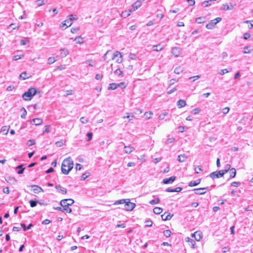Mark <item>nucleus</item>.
<instances>
[{
    "label": "nucleus",
    "mask_w": 253,
    "mask_h": 253,
    "mask_svg": "<svg viewBox=\"0 0 253 253\" xmlns=\"http://www.w3.org/2000/svg\"><path fill=\"white\" fill-rule=\"evenodd\" d=\"M73 161L70 157L64 159L62 163L61 171L64 174H68L73 168Z\"/></svg>",
    "instance_id": "1"
},
{
    "label": "nucleus",
    "mask_w": 253,
    "mask_h": 253,
    "mask_svg": "<svg viewBox=\"0 0 253 253\" xmlns=\"http://www.w3.org/2000/svg\"><path fill=\"white\" fill-rule=\"evenodd\" d=\"M114 73L116 75L120 76L123 74V72L120 69H117V70H115V71L114 72Z\"/></svg>",
    "instance_id": "47"
},
{
    "label": "nucleus",
    "mask_w": 253,
    "mask_h": 253,
    "mask_svg": "<svg viewBox=\"0 0 253 253\" xmlns=\"http://www.w3.org/2000/svg\"><path fill=\"white\" fill-rule=\"evenodd\" d=\"M119 56H120V57L117 59V62H118V63H121L122 61V55L121 52H120L119 51H116L115 53H114L112 55V59L114 60Z\"/></svg>",
    "instance_id": "12"
},
{
    "label": "nucleus",
    "mask_w": 253,
    "mask_h": 253,
    "mask_svg": "<svg viewBox=\"0 0 253 253\" xmlns=\"http://www.w3.org/2000/svg\"><path fill=\"white\" fill-rule=\"evenodd\" d=\"M135 204L130 202V199H127V211H132L135 207Z\"/></svg>",
    "instance_id": "14"
},
{
    "label": "nucleus",
    "mask_w": 253,
    "mask_h": 253,
    "mask_svg": "<svg viewBox=\"0 0 253 253\" xmlns=\"http://www.w3.org/2000/svg\"><path fill=\"white\" fill-rule=\"evenodd\" d=\"M35 144V141L34 140H29L27 143V145L29 146H32Z\"/></svg>",
    "instance_id": "54"
},
{
    "label": "nucleus",
    "mask_w": 253,
    "mask_h": 253,
    "mask_svg": "<svg viewBox=\"0 0 253 253\" xmlns=\"http://www.w3.org/2000/svg\"><path fill=\"white\" fill-rule=\"evenodd\" d=\"M20 79H22L23 80H26L30 78L29 76H27L26 72H22L19 76Z\"/></svg>",
    "instance_id": "29"
},
{
    "label": "nucleus",
    "mask_w": 253,
    "mask_h": 253,
    "mask_svg": "<svg viewBox=\"0 0 253 253\" xmlns=\"http://www.w3.org/2000/svg\"><path fill=\"white\" fill-rule=\"evenodd\" d=\"M168 115V113L167 112H165L164 113H162L161 114V115H160L159 116V119L160 120H163L165 117L167 116Z\"/></svg>",
    "instance_id": "46"
},
{
    "label": "nucleus",
    "mask_w": 253,
    "mask_h": 253,
    "mask_svg": "<svg viewBox=\"0 0 253 253\" xmlns=\"http://www.w3.org/2000/svg\"><path fill=\"white\" fill-rule=\"evenodd\" d=\"M21 110L23 111L22 114L21 115V117L23 119H25L27 114V111L24 107H22Z\"/></svg>",
    "instance_id": "41"
},
{
    "label": "nucleus",
    "mask_w": 253,
    "mask_h": 253,
    "mask_svg": "<svg viewBox=\"0 0 253 253\" xmlns=\"http://www.w3.org/2000/svg\"><path fill=\"white\" fill-rule=\"evenodd\" d=\"M124 203H126V199H122V200L117 201L114 203V205H117L118 204H124Z\"/></svg>",
    "instance_id": "32"
},
{
    "label": "nucleus",
    "mask_w": 253,
    "mask_h": 253,
    "mask_svg": "<svg viewBox=\"0 0 253 253\" xmlns=\"http://www.w3.org/2000/svg\"><path fill=\"white\" fill-rule=\"evenodd\" d=\"M172 216L173 215L169 212H165L161 215V217L163 220H170Z\"/></svg>",
    "instance_id": "13"
},
{
    "label": "nucleus",
    "mask_w": 253,
    "mask_h": 253,
    "mask_svg": "<svg viewBox=\"0 0 253 253\" xmlns=\"http://www.w3.org/2000/svg\"><path fill=\"white\" fill-rule=\"evenodd\" d=\"M174 138H169L168 139H167L166 141V144H169V143H172L174 140Z\"/></svg>",
    "instance_id": "50"
},
{
    "label": "nucleus",
    "mask_w": 253,
    "mask_h": 253,
    "mask_svg": "<svg viewBox=\"0 0 253 253\" xmlns=\"http://www.w3.org/2000/svg\"><path fill=\"white\" fill-rule=\"evenodd\" d=\"M80 121L84 124H86L88 122V120L84 117H82L80 119Z\"/></svg>",
    "instance_id": "52"
},
{
    "label": "nucleus",
    "mask_w": 253,
    "mask_h": 253,
    "mask_svg": "<svg viewBox=\"0 0 253 253\" xmlns=\"http://www.w3.org/2000/svg\"><path fill=\"white\" fill-rule=\"evenodd\" d=\"M186 105V101L182 99H180L177 102V106L179 108H182Z\"/></svg>",
    "instance_id": "18"
},
{
    "label": "nucleus",
    "mask_w": 253,
    "mask_h": 253,
    "mask_svg": "<svg viewBox=\"0 0 253 253\" xmlns=\"http://www.w3.org/2000/svg\"><path fill=\"white\" fill-rule=\"evenodd\" d=\"M153 50L154 51H161L163 49V47H161L160 46V45H154L153 47Z\"/></svg>",
    "instance_id": "31"
},
{
    "label": "nucleus",
    "mask_w": 253,
    "mask_h": 253,
    "mask_svg": "<svg viewBox=\"0 0 253 253\" xmlns=\"http://www.w3.org/2000/svg\"><path fill=\"white\" fill-rule=\"evenodd\" d=\"M202 233L200 231H196L192 234V237L197 241H199L202 239Z\"/></svg>",
    "instance_id": "11"
},
{
    "label": "nucleus",
    "mask_w": 253,
    "mask_h": 253,
    "mask_svg": "<svg viewBox=\"0 0 253 253\" xmlns=\"http://www.w3.org/2000/svg\"><path fill=\"white\" fill-rule=\"evenodd\" d=\"M200 78V76L197 75V76H195L190 77L189 78V79L190 80V79H193V80L192 81V82H194L195 81L199 79Z\"/></svg>",
    "instance_id": "56"
},
{
    "label": "nucleus",
    "mask_w": 253,
    "mask_h": 253,
    "mask_svg": "<svg viewBox=\"0 0 253 253\" xmlns=\"http://www.w3.org/2000/svg\"><path fill=\"white\" fill-rule=\"evenodd\" d=\"M38 202L36 201L31 200L30 201V206L32 208L35 207L37 206Z\"/></svg>",
    "instance_id": "44"
},
{
    "label": "nucleus",
    "mask_w": 253,
    "mask_h": 253,
    "mask_svg": "<svg viewBox=\"0 0 253 253\" xmlns=\"http://www.w3.org/2000/svg\"><path fill=\"white\" fill-rule=\"evenodd\" d=\"M221 21V18L217 17L214 19L211 20L210 22L206 25V27L208 29H212L214 27L217 23Z\"/></svg>",
    "instance_id": "3"
},
{
    "label": "nucleus",
    "mask_w": 253,
    "mask_h": 253,
    "mask_svg": "<svg viewBox=\"0 0 253 253\" xmlns=\"http://www.w3.org/2000/svg\"><path fill=\"white\" fill-rule=\"evenodd\" d=\"M171 53L175 57L179 56L181 53V49L178 47H174L171 49Z\"/></svg>",
    "instance_id": "7"
},
{
    "label": "nucleus",
    "mask_w": 253,
    "mask_h": 253,
    "mask_svg": "<svg viewBox=\"0 0 253 253\" xmlns=\"http://www.w3.org/2000/svg\"><path fill=\"white\" fill-rule=\"evenodd\" d=\"M226 173V170H221L219 171H216L211 172L210 174V176L211 178L214 179L215 178H219L220 177L223 176L224 175V174H225Z\"/></svg>",
    "instance_id": "5"
},
{
    "label": "nucleus",
    "mask_w": 253,
    "mask_h": 253,
    "mask_svg": "<svg viewBox=\"0 0 253 253\" xmlns=\"http://www.w3.org/2000/svg\"><path fill=\"white\" fill-rule=\"evenodd\" d=\"M163 211V210L160 207H155L153 209V212L157 214H159L161 213Z\"/></svg>",
    "instance_id": "28"
},
{
    "label": "nucleus",
    "mask_w": 253,
    "mask_h": 253,
    "mask_svg": "<svg viewBox=\"0 0 253 253\" xmlns=\"http://www.w3.org/2000/svg\"><path fill=\"white\" fill-rule=\"evenodd\" d=\"M206 21V17H199L195 19V22L197 23H203Z\"/></svg>",
    "instance_id": "26"
},
{
    "label": "nucleus",
    "mask_w": 253,
    "mask_h": 253,
    "mask_svg": "<svg viewBox=\"0 0 253 253\" xmlns=\"http://www.w3.org/2000/svg\"><path fill=\"white\" fill-rule=\"evenodd\" d=\"M233 7H234V6L232 4H230V5H228L227 3H225L222 5L221 9H223L224 10H230V9H232L233 8Z\"/></svg>",
    "instance_id": "20"
},
{
    "label": "nucleus",
    "mask_w": 253,
    "mask_h": 253,
    "mask_svg": "<svg viewBox=\"0 0 253 253\" xmlns=\"http://www.w3.org/2000/svg\"><path fill=\"white\" fill-rule=\"evenodd\" d=\"M56 61L54 57H50L48 59V63L50 64L54 63Z\"/></svg>",
    "instance_id": "45"
},
{
    "label": "nucleus",
    "mask_w": 253,
    "mask_h": 253,
    "mask_svg": "<svg viewBox=\"0 0 253 253\" xmlns=\"http://www.w3.org/2000/svg\"><path fill=\"white\" fill-rule=\"evenodd\" d=\"M250 37V34L248 33H246L244 34V39L245 40L248 39Z\"/></svg>",
    "instance_id": "64"
},
{
    "label": "nucleus",
    "mask_w": 253,
    "mask_h": 253,
    "mask_svg": "<svg viewBox=\"0 0 253 253\" xmlns=\"http://www.w3.org/2000/svg\"><path fill=\"white\" fill-rule=\"evenodd\" d=\"M23 56V55H14L13 57V60H17L18 59H20Z\"/></svg>",
    "instance_id": "49"
},
{
    "label": "nucleus",
    "mask_w": 253,
    "mask_h": 253,
    "mask_svg": "<svg viewBox=\"0 0 253 253\" xmlns=\"http://www.w3.org/2000/svg\"><path fill=\"white\" fill-rule=\"evenodd\" d=\"M32 188H33V191L36 194H39L41 192H43V189L39 186L37 185H31L30 186Z\"/></svg>",
    "instance_id": "8"
},
{
    "label": "nucleus",
    "mask_w": 253,
    "mask_h": 253,
    "mask_svg": "<svg viewBox=\"0 0 253 253\" xmlns=\"http://www.w3.org/2000/svg\"><path fill=\"white\" fill-rule=\"evenodd\" d=\"M129 59L136 61L137 59V56L134 54H130L129 55Z\"/></svg>",
    "instance_id": "38"
},
{
    "label": "nucleus",
    "mask_w": 253,
    "mask_h": 253,
    "mask_svg": "<svg viewBox=\"0 0 253 253\" xmlns=\"http://www.w3.org/2000/svg\"><path fill=\"white\" fill-rule=\"evenodd\" d=\"M153 115V113L151 111L145 112L144 114V116L147 118L150 119L152 117Z\"/></svg>",
    "instance_id": "40"
},
{
    "label": "nucleus",
    "mask_w": 253,
    "mask_h": 253,
    "mask_svg": "<svg viewBox=\"0 0 253 253\" xmlns=\"http://www.w3.org/2000/svg\"><path fill=\"white\" fill-rule=\"evenodd\" d=\"M200 110H201L200 108H196L193 109L191 111V113L194 115H196V114H198L200 112Z\"/></svg>",
    "instance_id": "43"
},
{
    "label": "nucleus",
    "mask_w": 253,
    "mask_h": 253,
    "mask_svg": "<svg viewBox=\"0 0 253 253\" xmlns=\"http://www.w3.org/2000/svg\"><path fill=\"white\" fill-rule=\"evenodd\" d=\"M103 78V75L102 74H97L96 75H95V79L97 80H100L102 79Z\"/></svg>",
    "instance_id": "48"
},
{
    "label": "nucleus",
    "mask_w": 253,
    "mask_h": 253,
    "mask_svg": "<svg viewBox=\"0 0 253 253\" xmlns=\"http://www.w3.org/2000/svg\"><path fill=\"white\" fill-rule=\"evenodd\" d=\"M230 168L231 166L229 164H227L225 167V169H223V170H226L227 173L231 169Z\"/></svg>",
    "instance_id": "60"
},
{
    "label": "nucleus",
    "mask_w": 253,
    "mask_h": 253,
    "mask_svg": "<svg viewBox=\"0 0 253 253\" xmlns=\"http://www.w3.org/2000/svg\"><path fill=\"white\" fill-rule=\"evenodd\" d=\"M209 1H205L202 3V5L204 7H208L209 5H211V4H209Z\"/></svg>",
    "instance_id": "63"
},
{
    "label": "nucleus",
    "mask_w": 253,
    "mask_h": 253,
    "mask_svg": "<svg viewBox=\"0 0 253 253\" xmlns=\"http://www.w3.org/2000/svg\"><path fill=\"white\" fill-rule=\"evenodd\" d=\"M209 187H206L204 188H200L194 189L193 190L195 191V194L198 195H203L206 193V191H203L204 190H209Z\"/></svg>",
    "instance_id": "10"
},
{
    "label": "nucleus",
    "mask_w": 253,
    "mask_h": 253,
    "mask_svg": "<svg viewBox=\"0 0 253 253\" xmlns=\"http://www.w3.org/2000/svg\"><path fill=\"white\" fill-rule=\"evenodd\" d=\"M183 71V68H182L180 66L178 67H177L175 68L174 72L176 74H180L181 73H182Z\"/></svg>",
    "instance_id": "27"
},
{
    "label": "nucleus",
    "mask_w": 253,
    "mask_h": 253,
    "mask_svg": "<svg viewBox=\"0 0 253 253\" xmlns=\"http://www.w3.org/2000/svg\"><path fill=\"white\" fill-rule=\"evenodd\" d=\"M6 181L11 184H14L16 182V180L14 177H11L10 176L7 177L6 178H5Z\"/></svg>",
    "instance_id": "22"
},
{
    "label": "nucleus",
    "mask_w": 253,
    "mask_h": 253,
    "mask_svg": "<svg viewBox=\"0 0 253 253\" xmlns=\"http://www.w3.org/2000/svg\"><path fill=\"white\" fill-rule=\"evenodd\" d=\"M160 199L159 198H157L154 200H152L149 202V203L151 205H155L156 204H158L160 202Z\"/></svg>",
    "instance_id": "37"
},
{
    "label": "nucleus",
    "mask_w": 253,
    "mask_h": 253,
    "mask_svg": "<svg viewBox=\"0 0 253 253\" xmlns=\"http://www.w3.org/2000/svg\"><path fill=\"white\" fill-rule=\"evenodd\" d=\"M37 93L35 88L31 87L22 95V98L26 101L30 100Z\"/></svg>",
    "instance_id": "2"
},
{
    "label": "nucleus",
    "mask_w": 253,
    "mask_h": 253,
    "mask_svg": "<svg viewBox=\"0 0 253 253\" xmlns=\"http://www.w3.org/2000/svg\"><path fill=\"white\" fill-rule=\"evenodd\" d=\"M230 177L232 178L235 177L236 171L235 168H232L229 170Z\"/></svg>",
    "instance_id": "25"
},
{
    "label": "nucleus",
    "mask_w": 253,
    "mask_h": 253,
    "mask_svg": "<svg viewBox=\"0 0 253 253\" xmlns=\"http://www.w3.org/2000/svg\"><path fill=\"white\" fill-rule=\"evenodd\" d=\"M72 21H73L72 19H71L70 20H65L64 22V23H62L61 27H64V26H65V29H66L67 28H68V27H70L72 25Z\"/></svg>",
    "instance_id": "15"
},
{
    "label": "nucleus",
    "mask_w": 253,
    "mask_h": 253,
    "mask_svg": "<svg viewBox=\"0 0 253 253\" xmlns=\"http://www.w3.org/2000/svg\"><path fill=\"white\" fill-rule=\"evenodd\" d=\"M55 144L57 147H61L63 145V141L60 140V141H57V142H56Z\"/></svg>",
    "instance_id": "53"
},
{
    "label": "nucleus",
    "mask_w": 253,
    "mask_h": 253,
    "mask_svg": "<svg viewBox=\"0 0 253 253\" xmlns=\"http://www.w3.org/2000/svg\"><path fill=\"white\" fill-rule=\"evenodd\" d=\"M25 168H23V165H20L16 167V169H18L17 173L19 174H22L24 172Z\"/></svg>",
    "instance_id": "24"
},
{
    "label": "nucleus",
    "mask_w": 253,
    "mask_h": 253,
    "mask_svg": "<svg viewBox=\"0 0 253 253\" xmlns=\"http://www.w3.org/2000/svg\"><path fill=\"white\" fill-rule=\"evenodd\" d=\"M202 170L203 169L201 166H198L196 168H195V172L196 173H199L202 171Z\"/></svg>",
    "instance_id": "35"
},
{
    "label": "nucleus",
    "mask_w": 253,
    "mask_h": 253,
    "mask_svg": "<svg viewBox=\"0 0 253 253\" xmlns=\"http://www.w3.org/2000/svg\"><path fill=\"white\" fill-rule=\"evenodd\" d=\"M200 182H201L200 179H198L196 181H191L189 183L188 186L190 187L195 186L198 185L200 183Z\"/></svg>",
    "instance_id": "21"
},
{
    "label": "nucleus",
    "mask_w": 253,
    "mask_h": 253,
    "mask_svg": "<svg viewBox=\"0 0 253 253\" xmlns=\"http://www.w3.org/2000/svg\"><path fill=\"white\" fill-rule=\"evenodd\" d=\"M62 212H66L68 213H71L72 212L71 208L69 207L62 208Z\"/></svg>",
    "instance_id": "39"
},
{
    "label": "nucleus",
    "mask_w": 253,
    "mask_h": 253,
    "mask_svg": "<svg viewBox=\"0 0 253 253\" xmlns=\"http://www.w3.org/2000/svg\"><path fill=\"white\" fill-rule=\"evenodd\" d=\"M85 63H88V65L90 67H94L95 66V61L92 60H86L85 62Z\"/></svg>",
    "instance_id": "36"
},
{
    "label": "nucleus",
    "mask_w": 253,
    "mask_h": 253,
    "mask_svg": "<svg viewBox=\"0 0 253 253\" xmlns=\"http://www.w3.org/2000/svg\"><path fill=\"white\" fill-rule=\"evenodd\" d=\"M176 177L174 176H171L169 178H165L163 179L162 183L164 184H170L174 182V181L175 180Z\"/></svg>",
    "instance_id": "9"
},
{
    "label": "nucleus",
    "mask_w": 253,
    "mask_h": 253,
    "mask_svg": "<svg viewBox=\"0 0 253 253\" xmlns=\"http://www.w3.org/2000/svg\"><path fill=\"white\" fill-rule=\"evenodd\" d=\"M34 123L36 126L40 125L42 123V120L40 118L33 119L31 121V123Z\"/></svg>",
    "instance_id": "17"
},
{
    "label": "nucleus",
    "mask_w": 253,
    "mask_h": 253,
    "mask_svg": "<svg viewBox=\"0 0 253 253\" xmlns=\"http://www.w3.org/2000/svg\"><path fill=\"white\" fill-rule=\"evenodd\" d=\"M164 235L166 237H169L171 235V231L169 230H166L163 232Z\"/></svg>",
    "instance_id": "33"
},
{
    "label": "nucleus",
    "mask_w": 253,
    "mask_h": 253,
    "mask_svg": "<svg viewBox=\"0 0 253 253\" xmlns=\"http://www.w3.org/2000/svg\"><path fill=\"white\" fill-rule=\"evenodd\" d=\"M36 2L38 6H42L45 4L44 0H37Z\"/></svg>",
    "instance_id": "42"
},
{
    "label": "nucleus",
    "mask_w": 253,
    "mask_h": 253,
    "mask_svg": "<svg viewBox=\"0 0 253 253\" xmlns=\"http://www.w3.org/2000/svg\"><path fill=\"white\" fill-rule=\"evenodd\" d=\"M74 203V201L71 199H67L62 200L60 202V205L62 208L69 207L70 206L72 205Z\"/></svg>",
    "instance_id": "4"
},
{
    "label": "nucleus",
    "mask_w": 253,
    "mask_h": 253,
    "mask_svg": "<svg viewBox=\"0 0 253 253\" xmlns=\"http://www.w3.org/2000/svg\"><path fill=\"white\" fill-rule=\"evenodd\" d=\"M9 128L7 126H3L2 127L1 131L3 132L4 134H6L8 132Z\"/></svg>",
    "instance_id": "30"
},
{
    "label": "nucleus",
    "mask_w": 253,
    "mask_h": 253,
    "mask_svg": "<svg viewBox=\"0 0 253 253\" xmlns=\"http://www.w3.org/2000/svg\"><path fill=\"white\" fill-rule=\"evenodd\" d=\"M86 136H87V141H89L91 140L92 138V133L91 132H88L86 134Z\"/></svg>",
    "instance_id": "51"
},
{
    "label": "nucleus",
    "mask_w": 253,
    "mask_h": 253,
    "mask_svg": "<svg viewBox=\"0 0 253 253\" xmlns=\"http://www.w3.org/2000/svg\"><path fill=\"white\" fill-rule=\"evenodd\" d=\"M146 226L151 227L152 225V221L151 220L146 221Z\"/></svg>",
    "instance_id": "59"
},
{
    "label": "nucleus",
    "mask_w": 253,
    "mask_h": 253,
    "mask_svg": "<svg viewBox=\"0 0 253 253\" xmlns=\"http://www.w3.org/2000/svg\"><path fill=\"white\" fill-rule=\"evenodd\" d=\"M188 158V157L185 154H181L178 156V161L179 162H184Z\"/></svg>",
    "instance_id": "19"
},
{
    "label": "nucleus",
    "mask_w": 253,
    "mask_h": 253,
    "mask_svg": "<svg viewBox=\"0 0 253 253\" xmlns=\"http://www.w3.org/2000/svg\"><path fill=\"white\" fill-rule=\"evenodd\" d=\"M240 183L239 182H235H235H233L231 183V186L236 187H238L239 186H240Z\"/></svg>",
    "instance_id": "55"
},
{
    "label": "nucleus",
    "mask_w": 253,
    "mask_h": 253,
    "mask_svg": "<svg viewBox=\"0 0 253 253\" xmlns=\"http://www.w3.org/2000/svg\"><path fill=\"white\" fill-rule=\"evenodd\" d=\"M124 83L122 82L119 84L116 83H112L109 84V86L108 87V90H114L117 88L118 87H121L122 85H124Z\"/></svg>",
    "instance_id": "6"
},
{
    "label": "nucleus",
    "mask_w": 253,
    "mask_h": 253,
    "mask_svg": "<svg viewBox=\"0 0 253 253\" xmlns=\"http://www.w3.org/2000/svg\"><path fill=\"white\" fill-rule=\"evenodd\" d=\"M74 41L76 42L77 43H82L83 42V39L81 38V37H76Z\"/></svg>",
    "instance_id": "34"
},
{
    "label": "nucleus",
    "mask_w": 253,
    "mask_h": 253,
    "mask_svg": "<svg viewBox=\"0 0 253 253\" xmlns=\"http://www.w3.org/2000/svg\"><path fill=\"white\" fill-rule=\"evenodd\" d=\"M83 167L80 164H77L76 165V170H81L82 169Z\"/></svg>",
    "instance_id": "61"
},
{
    "label": "nucleus",
    "mask_w": 253,
    "mask_h": 253,
    "mask_svg": "<svg viewBox=\"0 0 253 253\" xmlns=\"http://www.w3.org/2000/svg\"><path fill=\"white\" fill-rule=\"evenodd\" d=\"M60 54L62 57H66L69 54V51L67 49L61 48Z\"/></svg>",
    "instance_id": "23"
},
{
    "label": "nucleus",
    "mask_w": 253,
    "mask_h": 253,
    "mask_svg": "<svg viewBox=\"0 0 253 253\" xmlns=\"http://www.w3.org/2000/svg\"><path fill=\"white\" fill-rule=\"evenodd\" d=\"M229 108L225 107L222 109V112L224 114H226L229 112Z\"/></svg>",
    "instance_id": "57"
},
{
    "label": "nucleus",
    "mask_w": 253,
    "mask_h": 253,
    "mask_svg": "<svg viewBox=\"0 0 253 253\" xmlns=\"http://www.w3.org/2000/svg\"><path fill=\"white\" fill-rule=\"evenodd\" d=\"M55 188L59 191L61 192L62 194H65L67 193V189L62 187L60 185H57L55 186Z\"/></svg>",
    "instance_id": "16"
},
{
    "label": "nucleus",
    "mask_w": 253,
    "mask_h": 253,
    "mask_svg": "<svg viewBox=\"0 0 253 253\" xmlns=\"http://www.w3.org/2000/svg\"><path fill=\"white\" fill-rule=\"evenodd\" d=\"M50 132L49 126H45V129L43 131V133H48Z\"/></svg>",
    "instance_id": "62"
},
{
    "label": "nucleus",
    "mask_w": 253,
    "mask_h": 253,
    "mask_svg": "<svg viewBox=\"0 0 253 253\" xmlns=\"http://www.w3.org/2000/svg\"><path fill=\"white\" fill-rule=\"evenodd\" d=\"M229 71L226 69H222L220 70L219 74L221 75H223L225 73H228Z\"/></svg>",
    "instance_id": "58"
}]
</instances>
